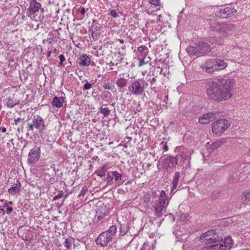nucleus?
Wrapping results in <instances>:
<instances>
[{"label":"nucleus","instance_id":"423d86ee","mask_svg":"<svg viewBox=\"0 0 250 250\" xmlns=\"http://www.w3.org/2000/svg\"><path fill=\"white\" fill-rule=\"evenodd\" d=\"M220 230L217 229H212L203 233L200 237L199 240L201 242H208V244H211L212 241H215L218 239V237L221 236L220 234Z\"/></svg>","mask_w":250,"mask_h":250},{"label":"nucleus","instance_id":"9d476101","mask_svg":"<svg viewBox=\"0 0 250 250\" xmlns=\"http://www.w3.org/2000/svg\"><path fill=\"white\" fill-rule=\"evenodd\" d=\"M41 4L37 2L36 0H31L28 9L30 13L35 14L38 12L41 9Z\"/></svg>","mask_w":250,"mask_h":250},{"label":"nucleus","instance_id":"c03bdc74","mask_svg":"<svg viewBox=\"0 0 250 250\" xmlns=\"http://www.w3.org/2000/svg\"><path fill=\"white\" fill-rule=\"evenodd\" d=\"M70 10L68 8L64 11L63 16L64 17L67 16V18L68 19V15H70Z\"/></svg>","mask_w":250,"mask_h":250},{"label":"nucleus","instance_id":"603ef678","mask_svg":"<svg viewBox=\"0 0 250 250\" xmlns=\"http://www.w3.org/2000/svg\"><path fill=\"white\" fill-rule=\"evenodd\" d=\"M146 62L144 61V60H141L140 61V63H139V66H141L142 65L146 64Z\"/></svg>","mask_w":250,"mask_h":250},{"label":"nucleus","instance_id":"864d4df0","mask_svg":"<svg viewBox=\"0 0 250 250\" xmlns=\"http://www.w3.org/2000/svg\"><path fill=\"white\" fill-rule=\"evenodd\" d=\"M128 76L130 78H134L135 77V75L134 74H133V73H131L130 74H128Z\"/></svg>","mask_w":250,"mask_h":250},{"label":"nucleus","instance_id":"b1692460","mask_svg":"<svg viewBox=\"0 0 250 250\" xmlns=\"http://www.w3.org/2000/svg\"><path fill=\"white\" fill-rule=\"evenodd\" d=\"M242 200L244 204H248L250 202V191L248 190L244 193L242 197Z\"/></svg>","mask_w":250,"mask_h":250},{"label":"nucleus","instance_id":"ea45409f","mask_svg":"<svg viewBox=\"0 0 250 250\" xmlns=\"http://www.w3.org/2000/svg\"><path fill=\"white\" fill-rule=\"evenodd\" d=\"M103 87L105 89L111 90L112 85L108 83H104L103 85Z\"/></svg>","mask_w":250,"mask_h":250},{"label":"nucleus","instance_id":"0eeeda50","mask_svg":"<svg viewBox=\"0 0 250 250\" xmlns=\"http://www.w3.org/2000/svg\"><path fill=\"white\" fill-rule=\"evenodd\" d=\"M41 148L35 146L31 149L28 155V162L29 164H33L38 162L41 156Z\"/></svg>","mask_w":250,"mask_h":250},{"label":"nucleus","instance_id":"c85d7f7f","mask_svg":"<svg viewBox=\"0 0 250 250\" xmlns=\"http://www.w3.org/2000/svg\"><path fill=\"white\" fill-rule=\"evenodd\" d=\"M208 114H204L201 117L199 118V122L202 124H206L210 122L208 118H207L208 117Z\"/></svg>","mask_w":250,"mask_h":250},{"label":"nucleus","instance_id":"ddd939ff","mask_svg":"<svg viewBox=\"0 0 250 250\" xmlns=\"http://www.w3.org/2000/svg\"><path fill=\"white\" fill-rule=\"evenodd\" d=\"M179 159H181L182 161H184L186 160V158L182 155H178L174 157H170L169 158L168 166L169 167H175L176 165H177L178 161Z\"/></svg>","mask_w":250,"mask_h":250},{"label":"nucleus","instance_id":"4d7b16f0","mask_svg":"<svg viewBox=\"0 0 250 250\" xmlns=\"http://www.w3.org/2000/svg\"><path fill=\"white\" fill-rule=\"evenodd\" d=\"M7 129L5 127H3L2 129H1V131L2 132H5L6 131Z\"/></svg>","mask_w":250,"mask_h":250},{"label":"nucleus","instance_id":"dca6fc26","mask_svg":"<svg viewBox=\"0 0 250 250\" xmlns=\"http://www.w3.org/2000/svg\"><path fill=\"white\" fill-rule=\"evenodd\" d=\"M21 188V183L19 181H17V183H14L12 187L8 189V192L11 194H15L20 191Z\"/></svg>","mask_w":250,"mask_h":250},{"label":"nucleus","instance_id":"09e8293b","mask_svg":"<svg viewBox=\"0 0 250 250\" xmlns=\"http://www.w3.org/2000/svg\"><path fill=\"white\" fill-rule=\"evenodd\" d=\"M86 190V189L83 188L81 191V193L79 195V197H80L81 195H83L85 194Z\"/></svg>","mask_w":250,"mask_h":250},{"label":"nucleus","instance_id":"6ab92c4d","mask_svg":"<svg viewBox=\"0 0 250 250\" xmlns=\"http://www.w3.org/2000/svg\"><path fill=\"white\" fill-rule=\"evenodd\" d=\"M107 104L103 105L99 109L98 113L102 114L104 117H107L110 114V110L106 106Z\"/></svg>","mask_w":250,"mask_h":250},{"label":"nucleus","instance_id":"393cba45","mask_svg":"<svg viewBox=\"0 0 250 250\" xmlns=\"http://www.w3.org/2000/svg\"><path fill=\"white\" fill-rule=\"evenodd\" d=\"M201 68H202L203 70H205L206 72L208 73H212L213 72L217 71L216 67L212 68L209 66H206V65L205 64H202L201 66Z\"/></svg>","mask_w":250,"mask_h":250},{"label":"nucleus","instance_id":"3c124183","mask_svg":"<svg viewBox=\"0 0 250 250\" xmlns=\"http://www.w3.org/2000/svg\"><path fill=\"white\" fill-rule=\"evenodd\" d=\"M79 11L82 15H84L86 12V10H85V8H81L79 10Z\"/></svg>","mask_w":250,"mask_h":250},{"label":"nucleus","instance_id":"bb28decb","mask_svg":"<svg viewBox=\"0 0 250 250\" xmlns=\"http://www.w3.org/2000/svg\"><path fill=\"white\" fill-rule=\"evenodd\" d=\"M220 114L219 112H208L207 113H206L205 114H208V116L207 117V118H208V120L210 122H211L216 119L217 117L219 116V114Z\"/></svg>","mask_w":250,"mask_h":250},{"label":"nucleus","instance_id":"f704fd0d","mask_svg":"<svg viewBox=\"0 0 250 250\" xmlns=\"http://www.w3.org/2000/svg\"><path fill=\"white\" fill-rule=\"evenodd\" d=\"M105 215V212H103L101 210L99 209L96 211V216L99 220H100Z\"/></svg>","mask_w":250,"mask_h":250},{"label":"nucleus","instance_id":"79ce46f5","mask_svg":"<svg viewBox=\"0 0 250 250\" xmlns=\"http://www.w3.org/2000/svg\"><path fill=\"white\" fill-rule=\"evenodd\" d=\"M91 87V84L90 83H85L83 87V90H86L89 89Z\"/></svg>","mask_w":250,"mask_h":250},{"label":"nucleus","instance_id":"680f3d73","mask_svg":"<svg viewBox=\"0 0 250 250\" xmlns=\"http://www.w3.org/2000/svg\"><path fill=\"white\" fill-rule=\"evenodd\" d=\"M29 133H33V131H30V132H28H28L26 133V135H27V136H28V135H29Z\"/></svg>","mask_w":250,"mask_h":250},{"label":"nucleus","instance_id":"37998d69","mask_svg":"<svg viewBox=\"0 0 250 250\" xmlns=\"http://www.w3.org/2000/svg\"><path fill=\"white\" fill-rule=\"evenodd\" d=\"M59 58L60 60V65H62L63 62L65 61V57L63 55L61 54L59 56Z\"/></svg>","mask_w":250,"mask_h":250},{"label":"nucleus","instance_id":"2eb2a0df","mask_svg":"<svg viewBox=\"0 0 250 250\" xmlns=\"http://www.w3.org/2000/svg\"><path fill=\"white\" fill-rule=\"evenodd\" d=\"M220 17H221L222 18H227L232 16L231 9L229 7L220 9Z\"/></svg>","mask_w":250,"mask_h":250},{"label":"nucleus","instance_id":"f03ea898","mask_svg":"<svg viewBox=\"0 0 250 250\" xmlns=\"http://www.w3.org/2000/svg\"><path fill=\"white\" fill-rule=\"evenodd\" d=\"M233 244L232 238L227 236L222 238V236L218 237L215 241H212L210 245L204 247L201 250H229Z\"/></svg>","mask_w":250,"mask_h":250},{"label":"nucleus","instance_id":"13d9d810","mask_svg":"<svg viewBox=\"0 0 250 250\" xmlns=\"http://www.w3.org/2000/svg\"><path fill=\"white\" fill-rule=\"evenodd\" d=\"M231 11H232V15H233L234 13L236 12L237 10L235 9H231Z\"/></svg>","mask_w":250,"mask_h":250},{"label":"nucleus","instance_id":"412c9836","mask_svg":"<svg viewBox=\"0 0 250 250\" xmlns=\"http://www.w3.org/2000/svg\"><path fill=\"white\" fill-rule=\"evenodd\" d=\"M226 142V141L225 139L219 140L215 141V142L213 143L211 145L212 149H215L217 148L218 147H220Z\"/></svg>","mask_w":250,"mask_h":250},{"label":"nucleus","instance_id":"58836bf2","mask_svg":"<svg viewBox=\"0 0 250 250\" xmlns=\"http://www.w3.org/2000/svg\"><path fill=\"white\" fill-rule=\"evenodd\" d=\"M4 208H6V213L7 214H9L13 211V208L8 205L4 206Z\"/></svg>","mask_w":250,"mask_h":250},{"label":"nucleus","instance_id":"7c9ffc66","mask_svg":"<svg viewBox=\"0 0 250 250\" xmlns=\"http://www.w3.org/2000/svg\"><path fill=\"white\" fill-rule=\"evenodd\" d=\"M229 29V26L227 24H219L218 25V27L217 28V30L221 33H225L227 30Z\"/></svg>","mask_w":250,"mask_h":250},{"label":"nucleus","instance_id":"bf43d9fd","mask_svg":"<svg viewBox=\"0 0 250 250\" xmlns=\"http://www.w3.org/2000/svg\"><path fill=\"white\" fill-rule=\"evenodd\" d=\"M119 41L121 43H123L124 42V40L123 39H119Z\"/></svg>","mask_w":250,"mask_h":250},{"label":"nucleus","instance_id":"5fc2aeb1","mask_svg":"<svg viewBox=\"0 0 250 250\" xmlns=\"http://www.w3.org/2000/svg\"><path fill=\"white\" fill-rule=\"evenodd\" d=\"M20 120V118H18L17 119H16L15 120V124L16 125H18V124L19 123Z\"/></svg>","mask_w":250,"mask_h":250},{"label":"nucleus","instance_id":"a211bd4d","mask_svg":"<svg viewBox=\"0 0 250 250\" xmlns=\"http://www.w3.org/2000/svg\"><path fill=\"white\" fill-rule=\"evenodd\" d=\"M116 84L120 92L123 93L125 91V79L124 78L118 79L116 82Z\"/></svg>","mask_w":250,"mask_h":250},{"label":"nucleus","instance_id":"7ed1b4c3","mask_svg":"<svg viewBox=\"0 0 250 250\" xmlns=\"http://www.w3.org/2000/svg\"><path fill=\"white\" fill-rule=\"evenodd\" d=\"M167 200V198L166 193L164 191L162 190L160 192L159 200L157 201L158 202L155 203L154 206V211L157 217H159L164 213L165 208L168 204V202L167 204L166 203Z\"/></svg>","mask_w":250,"mask_h":250},{"label":"nucleus","instance_id":"f3484780","mask_svg":"<svg viewBox=\"0 0 250 250\" xmlns=\"http://www.w3.org/2000/svg\"><path fill=\"white\" fill-rule=\"evenodd\" d=\"M195 46H188L186 50L190 56H196L200 55V52L198 51V48L196 46V44Z\"/></svg>","mask_w":250,"mask_h":250},{"label":"nucleus","instance_id":"6e6d98bb","mask_svg":"<svg viewBox=\"0 0 250 250\" xmlns=\"http://www.w3.org/2000/svg\"><path fill=\"white\" fill-rule=\"evenodd\" d=\"M51 51H49L47 54V57H50L51 54Z\"/></svg>","mask_w":250,"mask_h":250},{"label":"nucleus","instance_id":"4468645a","mask_svg":"<svg viewBox=\"0 0 250 250\" xmlns=\"http://www.w3.org/2000/svg\"><path fill=\"white\" fill-rule=\"evenodd\" d=\"M78 62L80 65L88 66L90 64V59L86 54H83L80 57Z\"/></svg>","mask_w":250,"mask_h":250},{"label":"nucleus","instance_id":"0e129e2a","mask_svg":"<svg viewBox=\"0 0 250 250\" xmlns=\"http://www.w3.org/2000/svg\"><path fill=\"white\" fill-rule=\"evenodd\" d=\"M56 51H57V50H56V49H54V51H55V52H56Z\"/></svg>","mask_w":250,"mask_h":250},{"label":"nucleus","instance_id":"39448f33","mask_svg":"<svg viewBox=\"0 0 250 250\" xmlns=\"http://www.w3.org/2000/svg\"><path fill=\"white\" fill-rule=\"evenodd\" d=\"M228 121L225 119H220L214 122L212 125V130L216 135H220L229 126Z\"/></svg>","mask_w":250,"mask_h":250},{"label":"nucleus","instance_id":"e2e57ef3","mask_svg":"<svg viewBox=\"0 0 250 250\" xmlns=\"http://www.w3.org/2000/svg\"><path fill=\"white\" fill-rule=\"evenodd\" d=\"M9 203L11 205L12 204V202L10 201V202H9Z\"/></svg>","mask_w":250,"mask_h":250},{"label":"nucleus","instance_id":"6e6552de","mask_svg":"<svg viewBox=\"0 0 250 250\" xmlns=\"http://www.w3.org/2000/svg\"><path fill=\"white\" fill-rule=\"evenodd\" d=\"M112 240L111 236H110L107 232L104 231L102 232L98 236L96 240V243L100 245L101 246H105L107 244Z\"/></svg>","mask_w":250,"mask_h":250},{"label":"nucleus","instance_id":"a19ab883","mask_svg":"<svg viewBox=\"0 0 250 250\" xmlns=\"http://www.w3.org/2000/svg\"><path fill=\"white\" fill-rule=\"evenodd\" d=\"M160 0H149L150 4L155 6L159 5L160 4Z\"/></svg>","mask_w":250,"mask_h":250},{"label":"nucleus","instance_id":"a18cd8bd","mask_svg":"<svg viewBox=\"0 0 250 250\" xmlns=\"http://www.w3.org/2000/svg\"><path fill=\"white\" fill-rule=\"evenodd\" d=\"M91 31L92 38L95 40H97V38H98L99 35L97 33L94 32L92 29H91Z\"/></svg>","mask_w":250,"mask_h":250},{"label":"nucleus","instance_id":"f257e3e1","mask_svg":"<svg viewBox=\"0 0 250 250\" xmlns=\"http://www.w3.org/2000/svg\"><path fill=\"white\" fill-rule=\"evenodd\" d=\"M233 84V82L229 79L211 82L208 83L206 92L210 99L218 101H226L232 97L231 91Z\"/></svg>","mask_w":250,"mask_h":250},{"label":"nucleus","instance_id":"052dcab7","mask_svg":"<svg viewBox=\"0 0 250 250\" xmlns=\"http://www.w3.org/2000/svg\"><path fill=\"white\" fill-rule=\"evenodd\" d=\"M164 148L166 151H167L168 150V146L167 145H165Z\"/></svg>","mask_w":250,"mask_h":250},{"label":"nucleus","instance_id":"20e7f679","mask_svg":"<svg viewBox=\"0 0 250 250\" xmlns=\"http://www.w3.org/2000/svg\"><path fill=\"white\" fill-rule=\"evenodd\" d=\"M27 125L28 132L33 131L34 127L40 132H42L46 128L43 118L39 115H34L32 119V122H28Z\"/></svg>","mask_w":250,"mask_h":250},{"label":"nucleus","instance_id":"cd10ccee","mask_svg":"<svg viewBox=\"0 0 250 250\" xmlns=\"http://www.w3.org/2000/svg\"><path fill=\"white\" fill-rule=\"evenodd\" d=\"M116 231H117V228H116V226L112 225L110 227L109 229L105 231L107 232V233H108V234L110 236H111V238H113V236H114V234L116 233Z\"/></svg>","mask_w":250,"mask_h":250},{"label":"nucleus","instance_id":"e433bc0d","mask_svg":"<svg viewBox=\"0 0 250 250\" xmlns=\"http://www.w3.org/2000/svg\"><path fill=\"white\" fill-rule=\"evenodd\" d=\"M95 173L96 174H97V176H99L100 177H103L105 176V173H104V171H102L101 169H99L95 171Z\"/></svg>","mask_w":250,"mask_h":250},{"label":"nucleus","instance_id":"4c0bfd02","mask_svg":"<svg viewBox=\"0 0 250 250\" xmlns=\"http://www.w3.org/2000/svg\"><path fill=\"white\" fill-rule=\"evenodd\" d=\"M63 192L62 191H60L58 194H57L56 196L53 197V200H57L62 198L63 196Z\"/></svg>","mask_w":250,"mask_h":250},{"label":"nucleus","instance_id":"c756f323","mask_svg":"<svg viewBox=\"0 0 250 250\" xmlns=\"http://www.w3.org/2000/svg\"><path fill=\"white\" fill-rule=\"evenodd\" d=\"M216 58L211 59L208 60L204 64L206 65V66H209L212 68L216 67Z\"/></svg>","mask_w":250,"mask_h":250},{"label":"nucleus","instance_id":"72a5a7b5","mask_svg":"<svg viewBox=\"0 0 250 250\" xmlns=\"http://www.w3.org/2000/svg\"><path fill=\"white\" fill-rule=\"evenodd\" d=\"M126 135H127L128 133H130V132H131V134H132V131L134 130V128H133L132 127H131V126L130 127H127V128H126ZM132 137H131V136H126V138L129 139V140H131L132 139Z\"/></svg>","mask_w":250,"mask_h":250},{"label":"nucleus","instance_id":"5701e85b","mask_svg":"<svg viewBox=\"0 0 250 250\" xmlns=\"http://www.w3.org/2000/svg\"><path fill=\"white\" fill-rule=\"evenodd\" d=\"M19 103V102L17 101L16 100H14L13 98L9 97L7 99L6 104L8 107L12 108L15 105L18 104Z\"/></svg>","mask_w":250,"mask_h":250},{"label":"nucleus","instance_id":"8fccbe9b","mask_svg":"<svg viewBox=\"0 0 250 250\" xmlns=\"http://www.w3.org/2000/svg\"><path fill=\"white\" fill-rule=\"evenodd\" d=\"M111 15L113 17H117L118 14L116 13V12L115 10H112L110 12Z\"/></svg>","mask_w":250,"mask_h":250},{"label":"nucleus","instance_id":"f8f14e48","mask_svg":"<svg viewBox=\"0 0 250 250\" xmlns=\"http://www.w3.org/2000/svg\"><path fill=\"white\" fill-rule=\"evenodd\" d=\"M64 102V98L63 97H58L57 96H55L53 99L52 104L53 106H56L58 108H60L62 106Z\"/></svg>","mask_w":250,"mask_h":250},{"label":"nucleus","instance_id":"c9c22d12","mask_svg":"<svg viewBox=\"0 0 250 250\" xmlns=\"http://www.w3.org/2000/svg\"><path fill=\"white\" fill-rule=\"evenodd\" d=\"M63 246L67 249H69L72 246L71 241L68 240V239H65L64 242L63 243Z\"/></svg>","mask_w":250,"mask_h":250},{"label":"nucleus","instance_id":"4be33fe9","mask_svg":"<svg viewBox=\"0 0 250 250\" xmlns=\"http://www.w3.org/2000/svg\"><path fill=\"white\" fill-rule=\"evenodd\" d=\"M180 178V173L176 172L175 173V175L172 182V190H174L178 186V182Z\"/></svg>","mask_w":250,"mask_h":250},{"label":"nucleus","instance_id":"de8ad7c7","mask_svg":"<svg viewBox=\"0 0 250 250\" xmlns=\"http://www.w3.org/2000/svg\"><path fill=\"white\" fill-rule=\"evenodd\" d=\"M99 169H101L102 171H104V173H105V171L107 170V168L105 165H104L102 167H101Z\"/></svg>","mask_w":250,"mask_h":250},{"label":"nucleus","instance_id":"473e14b6","mask_svg":"<svg viewBox=\"0 0 250 250\" xmlns=\"http://www.w3.org/2000/svg\"><path fill=\"white\" fill-rule=\"evenodd\" d=\"M112 176L113 175V178L116 182H119L121 180L122 175L119 172L115 171L112 172Z\"/></svg>","mask_w":250,"mask_h":250},{"label":"nucleus","instance_id":"9b49d317","mask_svg":"<svg viewBox=\"0 0 250 250\" xmlns=\"http://www.w3.org/2000/svg\"><path fill=\"white\" fill-rule=\"evenodd\" d=\"M198 51L200 52V55L210 51V45L207 42H200L196 44Z\"/></svg>","mask_w":250,"mask_h":250},{"label":"nucleus","instance_id":"1a4fd4ad","mask_svg":"<svg viewBox=\"0 0 250 250\" xmlns=\"http://www.w3.org/2000/svg\"><path fill=\"white\" fill-rule=\"evenodd\" d=\"M130 89L134 94L141 95L143 93L144 90V88L143 86H141V84L139 81H136L132 83Z\"/></svg>","mask_w":250,"mask_h":250},{"label":"nucleus","instance_id":"aec40b11","mask_svg":"<svg viewBox=\"0 0 250 250\" xmlns=\"http://www.w3.org/2000/svg\"><path fill=\"white\" fill-rule=\"evenodd\" d=\"M216 67L217 71L224 69L227 66V63L225 62L223 60L216 58Z\"/></svg>","mask_w":250,"mask_h":250},{"label":"nucleus","instance_id":"2f4dec72","mask_svg":"<svg viewBox=\"0 0 250 250\" xmlns=\"http://www.w3.org/2000/svg\"><path fill=\"white\" fill-rule=\"evenodd\" d=\"M112 172V171L108 172L107 174H106V177L104 178V181L107 183H112L113 180H114L113 175L112 176L111 174Z\"/></svg>","mask_w":250,"mask_h":250},{"label":"nucleus","instance_id":"a878e982","mask_svg":"<svg viewBox=\"0 0 250 250\" xmlns=\"http://www.w3.org/2000/svg\"><path fill=\"white\" fill-rule=\"evenodd\" d=\"M221 41V39L219 38H216V37H209L207 40H206L207 42H208L211 43V44H217L218 43L220 44L221 43L219 42Z\"/></svg>","mask_w":250,"mask_h":250},{"label":"nucleus","instance_id":"49530a36","mask_svg":"<svg viewBox=\"0 0 250 250\" xmlns=\"http://www.w3.org/2000/svg\"><path fill=\"white\" fill-rule=\"evenodd\" d=\"M125 235V231L124 228H122V227L120 228V236H123Z\"/></svg>","mask_w":250,"mask_h":250}]
</instances>
